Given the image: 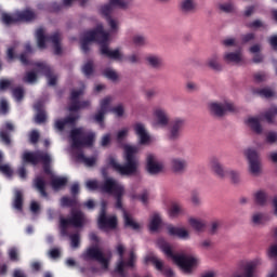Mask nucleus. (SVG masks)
I'll return each instance as SVG.
<instances>
[{"label":"nucleus","instance_id":"f257e3e1","mask_svg":"<svg viewBox=\"0 0 277 277\" xmlns=\"http://www.w3.org/2000/svg\"><path fill=\"white\" fill-rule=\"evenodd\" d=\"M90 42H97L100 44V51L102 55L109 60H122L120 50H109V32L105 31L103 25H97L93 30H89L84 34L81 40V50L83 53H90Z\"/></svg>","mask_w":277,"mask_h":277},{"label":"nucleus","instance_id":"f03ea898","mask_svg":"<svg viewBox=\"0 0 277 277\" xmlns=\"http://www.w3.org/2000/svg\"><path fill=\"white\" fill-rule=\"evenodd\" d=\"M61 206L71 209L70 216L68 219L63 216L60 217V230L62 237H67L69 226H74V228H83L85 226L88 222L85 213L81 210L75 209V207H79V198L77 196L62 197Z\"/></svg>","mask_w":277,"mask_h":277},{"label":"nucleus","instance_id":"7ed1b4c3","mask_svg":"<svg viewBox=\"0 0 277 277\" xmlns=\"http://www.w3.org/2000/svg\"><path fill=\"white\" fill-rule=\"evenodd\" d=\"M138 150L140 148L137 146L127 145L124 147V164H120L114 156L108 157L107 164L121 176H133V174L137 173V169L140 168V160L135 157Z\"/></svg>","mask_w":277,"mask_h":277},{"label":"nucleus","instance_id":"20e7f679","mask_svg":"<svg viewBox=\"0 0 277 277\" xmlns=\"http://www.w3.org/2000/svg\"><path fill=\"white\" fill-rule=\"evenodd\" d=\"M159 248L168 256V259H172V261L181 267L185 274H192V269L198 265V259L192 254H174L172 251V247L170 243L166 242L164 240H159Z\"/></svg>","mask_w":277,"mask_h":277},{"label":"nucleus","instance_id":"39448f33","mask_svg":"<svg viewBox=\"0 0 277 277\" xmlns=\"http://www.w3.org/2000/svg\"><path fill=\"white\" fill-rule=\"evenodd\" d=\"M130 3L131 0H109L108 4L101 6L100 12L103 16H105L111 31H118V22L111 18L114 9L119 8L120 10H127Z\"/></svg>","mask_w":277,"mask_h":277},{"label":"nucleus","instance_id":"423d86ee","mask_svg":"<svg viewBox=\"0 0 277 277\" xmlns=\"http://www.w3.org/2000/svg\"><path fill=\"white\" fill-rule=\"evenodd\" d=\"M37 44L40 49H47V42H51L54 47V54L62 55V32L60 30L50 36L44 35V28H38L36 32Z\"/></svg>","mask_w":277,"mask_h":277},{"label":"nucleus","instance_id":"0eeeda50","mask_svg":"<svg viewBox=\"0 0 277 277\" xmlns=\"http://www.w3.org/2000/svg\"><path fill=\"white\" fill-rule=\"evenodd\" d=\"M23 163H31L38 166L43 163V171L45 174H51V156L44 151H25L22 156Z\"/></svg>","mask_w":277,"mask_h":277},{"label":"nucleus","instance_id":"6e6552de","mask_svg":"<svg viewBox=\"0 0 277 277\" xmlns=\"http://www.w3.org/2000/svg\"><path fill=\"white\" fill-rule=\"evenodd\" d=\"M102 192L105 194H113L116 198L115 207L120 211L124 212V208L122 207V196H124V186H122L118 181L108 177L104 181L102 185Z\"/></svg>","mask_w":277,"mask_h":277},{"label":"nucleus","instance_id":"1a4fd4ad","mask_svg":"<svg viewBox=\"0 0 277 277\" xmlns=\"http://www.w3.org/2000/svg\"><path fill=\"white\" fill-rule=\"evenodd\" d=\"M70 137L72 142V148H83L84 146L91 148V146H94V140L96 137V134L94 132H89L88 134H84L83 129L76 128L71 130Z\"/></svg>","mask_w":277,"mask_h":277},{"label":"nucleus","instance_id":"9d476101","mask_svg":"<svg viewBox=\"0 0 277 277\" xmlns=\"http://www.w3.org/2000/svg\"><path fill=\"white\" fill-rule=\"evenodd\" d=\"M117 254L119 255V260L114 269L115 274H118L121 277H127L124 273V267H135V261H137V255H135V251H130V256L127 262H124V246L119 243L117 246Z\"/></svg>","mask_w":277,"mask_h":277},{"label":"nucleus","instance_id":"9b49d317","mask_svg":"<svg viewBox=\"0 0 277 277\" xmlns=\"http://www.w3.org/2000/svg\"><path fill=\"white\" fill-rule=\"evenodd\" d=\"M210 168L219 179H230L234 183H239V172L224 169L216 157L210 158Z\"/></svg>","mask_w":277,"mask_h":277},{"label":"nucleus","instance_id":"f8f14e48","mask_svg":"<svg viewBox=\"0 0 277 277\" xmlns=\"http://www.w3.org/2000/svg\"><path fill=\"white\" fill-rule=\"evenodd\" d=\"M83 261H97L101 263L103 269H109V260L105 258V254L98 247H91L82 254Z\"/></svg>","mask_w":277,"mask_h":277},{"label":"nucleus","instance_id":"ddd939ff","mask_svg":"<svg viewBox=\"0 0 277 277\" xmlns=\"http://www.w3.org/2000/svg\"><path fill=\"white\" fill-rule=\"evenodd\" d=\"M183 129H185V120L182 118H175L169 123V131L167 134L168 140L170 142H176L180 140L181 134L183 133Z\"/></svg>","mask_w":277,"mask_h":277},{"label":"nucleus","instance_id":"4468645a","mask_svg":"<svg viewBox=\"0 0 277 277\" xmlns=\"http://www.w3.org/2000/svg\"><path fill=\"white\" fill-rule=\"evenodd\" d=\"M98 226L102 230H105V228H116V226H118V219H116V216L107 217V202L105 201L102 202Z\"/></svg>","mask_w":277,"mask_h":277},{"label":"nucleus","instance_id":"2eb2a0df","mask_svg":"<svg viewBox=\"0 0 277 277\" xmlns=\"http://www.w3.org/2000/svg\"><path fill=\"white\" fill-rule=\"evenodd\" d=\"M144 263H145V265H148V263H153L155 268L158 272H161V274H163V276H166V277H174V271H172L168 266L164 267L163 266V262L161 260H158L157 256H155V255H147V256H145Z\"/></svg>","mask_w":277,"mask_h":277},{"label":"nucleus","instance_id":"dca6fc26","mask_svg":"<svg viewBox=\"0 0 277 277\" xmlns=\"http://www.w3.org/2000/svg\"><path fill=\"white\" fill-rule=\"evenodd\" d=\"M210 111L217 118H222L226 111H235V105L230 102L217 103L213 102L210 104Z\"/></svg>","mask_w":277,"mask_h":277},{"label":"nucleus","instance_id":"f3484780","mask_svg":"<svg viewBox=\"0 0 277 277\" xmlns=\"http://www.w3.org/2000/svg\"><path fill=\"white\" fill-rule=\"evenodd\" d=\"M34 66H36L39 72H42V75L47 77L49 85H57V76L53 74L51 66L43 62L35 63Z\"/></svg>","mask_w":277,"mask_h":277},{"label":"nucleus","instance_id":"a211bd4d","mask_svg":"<svg viewBox=\"0 0 277 277\" xmlns=\"http://www.w3.org/2000/svg\"><path fill=\"white\" fill-rule=\"evenodd\" d=\"M78 120H79V115H72V114L65 118L56 119L54 121V129L55 131L63 133L66 127H75Z\"/></svg>","mask_w":277,"mask_h":277},{"label":"nucleus","instance_id":"6ab92c4d","mask_svg":"<svg viewBox=\"0 0 277 277\" xmlns=\"http://www.w3.org/2000/svg\"><path fill=\"white\" fill-rule=\"evenodd\" d=\"M246 155L249 161V170L251 174H254V176H256V174L261 172V161L259 160V153H256V150L254 149H248L246 151Z\"/></svg>","mask_w":277,"mask_h":277},{"label":"nucleus","instance_id":"aec40b11","mask_svg":"<svg viewBox=\"0 0 277 277\" xmlns=\"http://www.w3.org/2000/svg\"><path fill=\"white\" fill-rule=\"evenodd\" d=\"M146 170L149 174H159L163 170V163L158 162L153 154H148L146 158Z\"/></svg>","mask_w":277,"mask_h":277},{"label":"nucleus","instance_id":"412c9836","mask_svg":"<svg viewBox=\"0 0 277 277\" xmlns=\"http://www.w3.org/2000/svg\"><path fill=\"white\" fill-rule=\"evenodd\" d=\"M14 124L12 122H5L4 128L0 130V142L4 144V146H12V138L10 137V133H13Z\"/></svg>","mask_w":277,"mask_h":277},{"label":"nucleus","instance_id":"4be33fe9","mask_svg":"<svg viewBox=\"0 0 277 277\" xmlns=\"http://www.w3.org/2000/svg\"><path fill=\"white\" fill-rule=\"evenodd\" d=\"M32 185L40 194L41 198H49V193H47V181H44V177L40 175L35 177Z\"/></svg>","mask_w":277,"mask_h":277},{"label":"nucleus","instance_id":"5701e85b","mask_svg":"<svg viewBox=\"0 0 277 277\" xmlns=\"http://www.w3.org/2000/svg\"><path fill=\"white\" fill-rule=\"evenodd\" d=\"M167 230L171 237H179V239H189V232L183 227L168 225Z\"/></svg>","mask_w":277,"mask_h":277},{"label":"nucleus","instance_id":"b1692460","mask_svg":"<svg viewBox=\"0 0 277 277\" xmlns=\"http://www.w3.org/2000/svg\"><path fill=\"white\" fill-rule=\"evenodd\" d=\"M134 131L136 135H138L141 144H148L150 142V135H148V133L146 132V128L143 123H135Z\"/></svg>","mask_w":277,"mask_h":277},{"label":"nucleus","instance_id":"393cba45","mask_svg":"<svg viewBox=\"0 0 277 277\" xmlns=\"http://www.w3.org/2000/svg\"><path fill=\"white\" fill-rule=\"evenodd\" d=\"M154 116L159 127H168V124L170 123V118L168 117V113H166L162 108H156L154 111Z\"/></svg>","mask_w":277,"mask_h":277},{"label":"nucleus","instance_id":"a878e982","mask_svg":"<svg viewBox=\"0 0 277 277\" xmlns=\"http://www.w3.org/2000/svg\"><path fill=\"white\" fill-rule=\"evenodd\" d=\"M16 16L17 23H31V21H36V12L30 9L17 12Z\"/></svg>","mask_w":277,"mask_h":277},{"label":"nucleus","instance_id":"bb28decb","mask_svg":"<svg viewBox=\"0 0 277 277\" xmlns=\"http://www.w3.org/2000/svg\"><path fill=\"white\" fill-rule=\"evenodd\" d=\"M261 259H255L249 263H247L243 267V277H254V272H256V267L261 265Z\"/></svg>","mask_w":277,"mask_h":277},{"label":"nucleus","instance_id":"cd10ccee","mask_svg":"<svg viewBox=\"0 0 277 277\" xmlns=\"http://www.w3.org/2000/svg\"><path fill=\"white\" fill-rule=\"evenodd\" d=\"M277 116V106L268 108L264 114L261 115L260 120H266L268 124H274V120Z\"/></svg>","mask_w":277,"mask_h":277},{"label":"nucleus","instance_id":"c85d7f7f","mask_svg":"<svg viewBox=\"0 0 277 277\" xmlns=\"http://www.w3.org/2000/svg\"><path fill=\"white\" fill-rule=\"evenodd\" d=\"M171 168L173 172H177V173L185 172V168H187V161L181 158H174L171 161Z\"/></svg>","mask_w":277,"mask_h":277},{"label":"nucleus","instance_id":"c756f323","mask_svg":"<svg viewBox=\"0 0 277 277\" xmlns=\"http://www.w3.org/2000/svg\"><path fill=\"white\" fill-rule=\"evenodd\" d=\"M123 220H124V226L127 228H132V230H140L141 226L140 223L135 222L131 215H129V212L127 210H123Z\"/></svg>","mask_w":277,"mask_h":277},{"label":"nucleus","instance_id":"7c9ffc66","mask_svg":"<svg viewBox=\"0 0 277 277\" xmlns=\"http://www.w3.org/2000/svg\"><path fill=\"white\" fill-rule=\"evenodd\" d=\"M66 185H68L67 177H53L51 180V186L54 189V192H60V189L66 187Z\"/></svg>","mask_w":277,"mask_h":277},{"label":"nucleus","instance_id":"2f4dec72","mask_svg":"<svg viewBox=\"0 0 277 277\" xmlns=\"http://www.w3.org/2000/svg\"><path fill=\"white\" fill-rule=\"evenodd\" d=\"M247 124H249V127H251V129H252V131H254V133H258V134L263 133V127H261V120L259 118L250 117L247 120Z\"/></svg>","mask_w":277,"mask_h":277},{"label":"nucleus","instance_id":"473e14b6","mask_svg":"<svg viewBox=\"0 0 277 277\" xmlns=\"http://www.w3.org/2000/svg\"><path fill=\"white\" fill-rule=\"evenodd\" d=\"M76 157L78 161H82V163H84V166H87L88 168H92L96 164V157L88 158L85 157L83 151L78 153Z\"/></svg>","mask_w":277,"mask_h":277},{"label":"nucleus","instance_id":"72a5a7b5","mask_svg":"<svg viewBox=\"0 0 277 277\" xmlns=\"http://www.w3.org/2000/svg\"><path fill=\"white\" fill-rule=\"evenodd\" d=\"M146 61L151 68H161V66H163V58H161V56L149 55L146 57Z\"/></svg>","mask_w":277,"mask_h":277},{"label":"nucleus","instance_id":"f704fd0d","mask_svg":"<svg viewBox=\"0 0 277 277\" xmlns=\"http://www.w3.org/2000/svg\"><path fill=\"white\" fill-rule=\"evenodd\" d=\"M188 224L192 226V228H194V230H197V233H202V230H205V228L207 227V224L194 217H190L188 220Z\"/></svg>","mask_w":277,"mask_h":277},{"label":"nucleus","instance_id":"c9c22d12","mask_svg":"<svg viewBox=\"0 0 277 277\" xmlns=\"http://www.w3.org/2000/svg\"><path fill=\"white\" fill-rule=\"evenodd\" d=\"M253 94H258V96H261V98H272L276 93L269 88H264L253 90Z\"/></svg>","mask_w":277,"mask_h":277},{"label":"nucleus","instance_id":"e433bc0d","mask_svg":"<svg viewBox=\"0 0 277 277\" xmlns=\"http://www.w3.org/2000/svg\"><path fill=\"white\" fill-rule=\"evenodd\" d=\"M1 21L3 25H6L8 27H10V25H16V23H18L16 13L13 16L8 13H2Z\"/></svg>","mask_w":277,"mask_h":277},{"label":"nucleus","instance_id":"4c0bfd02","mask_svg":"<svg viewBox=\"0 0 277 277\" xmlns=\"http://www.w3.org/2000/svg\"><path fill=\"white\" fill-rule=\"evenodd\" d=\"M225 62L239 64L241 62V52H229L224 56Z\"/></svg>","mask_w":277,"mask_h":277},{"label":"nucleus","instance_id":"58836bf2","mask_svg":"<svg viewBox=\"0 0 277 277\" xmlns=\"http://www.w3.org/2000/svg\"><path fill=\"white\" fill-rule=\"evenodd\" d=\"M159 226H161V216H159V214H154L149 222V230L151 233H157Z\"/></svg>","mask_w":277,"mask_h":277},{"label":"nucleus","instance_id":"ea45409f","mask_svg":"<svg viewBox=\"0 0 277 277\" xmlns=\"http://www.w3.org/2000/svg\"><path fill=\"white\" fill-rule=\"evenodd\" d=\"M196 6H197L196 0H183L181 2L182 12H194Z\"/></svg>","mask_w":277,"mask_h":277},{"label":"nucleus","instance_id":"a19ab883","mask_svg":"<svg viewBox=\"0 0 277 277\" xmlns=\"http://www.w3.org/2000/svg\"><path fill=\"white\" fill-rule=\"evenodd\" d=\"M254 200L256 205H260V207H263L267 202V193L265 190H259L254 194Z\"/></svg>","mask_w":277,"mask_h":277},{"label":"nucleus","instance_id":"79ce46f5","mask_svg":"<svg viewBox=\"0 0 277 277\" xmlns=\"http://www.w3.org/2000/svg\"><path fill=\"white\" fill-rule=\"evenodd\" d=\"M85 107H90V102H71L69 105V111H79V109H85Z\"/></svg>","mask_w":277,"mask_h":277},{"label":"nucleus","instance_id":"37998d69","mask_svg":"<svg viewBox=\"0 0 277 277\" xmlns=\"http://www.w3.org/2000/svg\"><path fill=\"white\" fill-rule=\"evenodd\" d=\"M41 105L40 104H36L35 109H37V115H36V122L37 124H42L44 122H47V114L44 113V110H41Z\"/></svg>","mask_w":277,"mask_h":277},{"label":"nucleus","instance_id":"c03bdc74","mask_svg":"<svg viewBox=\"0 0 277 277\" xmlns=\"http://www.w3.org/2000/svg\"><path fill=\"white\" fill-rule=\"evenodd\" d=\"M13 207L17 211H23V193L21 190L15 192Z\"/></svg>","mask_w":277,"mask_h":277},{"label":"nucleus","instance_id":"a18cd8bd","mask_svg":"<svg viewBox=\"0 0 277 277\" xmlns=\"http://www.w3.org/2000/svg\"><path fill=\"white\" fill-rule=\"evenodd\" d=\"M109 105H111V96L104 97L100 102V111H104V114L111 111V108L109 107Z\"/></svg>","mask_w":277,"mask_h":277},{"label":"nucleus","instance_id":"49530a36","mask_svg":"<svg viewBox=\"0 0 277 277\" xmlns=\"http://www.w3.org/2000/svg\"><path fill=\"white\" fill-rule=\"evenodd\" d=\"M180 213H183V207H181L179 203H172L169 209L170 217H176L180 215Z\"/></svg>","mask_w":277,"mask_h":277},{"label":"nucleus","instance_id":"de8ad7c7","mask_svg":"<svg viewBox=\"0 0 277 277\" xmlns=\"http://www.w3.org/2000/svg\"><path fill=\"white\" fill-rule=\"evenodd\" d=\"M82 72L85 75V77H91V75H94V62L88 61L82 67Z\"/></svg>","mask_w":277,"mask_h":277},{"label":"nucleus","instance_id":"09e8293b","mask_svg":"<svg viewBox=\"0 0 277 277\" xmlns=\"http://www.w3.org/2000/svg\"><path fill=\"white\" fill-rule=\"evenodd\" d=\"M67 237L70 238V246L71 248H79L80 243H81V236L79 235V233L76 234H68Z\"/></svg>","mask_w":277,"mask_h":277},{"label":"nucleus","instance_id":"8fccbe9b","mask_svg":"<svg viewBox=\"0 0 277 277\" xmlns=\"http://www.w3.org/2000/svg\"><path fill=\"white\" fill-rule=\"evenodd\" d=\"M252 222L259 226L261 224H265V222H267V216H265V214L263 213H255L252 216Z\"/></svg>","mask_w":277,"mask_h":277},{"label":"nucleus","instance_id":"3c124183","mask_svg":"<svg viewBox=\"0 0 277 277\" xmlns=\"http://www.w3.org/2000/svg\"><path fill=\"white\" fill-rule=\"evenodd\" d=\"M13 96L17 103H21L25 98V90L22 87L13 89Z\"/></svg>","mask_w":277,"mask_h":277},{"label":"nucleus","instance_id":"603ef678","mask_svg":"<svg viewBox=\"0 0 277 277\" xmlns=\"http://www.w3.org/2000/svg\"><path fill=\"white\" fill-rule=\"evenodd\" d=\"M208 66L212 68V70H222V65L217 63V55H213L209 58Z\"/></svg>","mask_w":277,"mask_h":277},{"label":"nucleus","instance_id":"864d4df0","mask_svg":"<svg viewBox=\"0 0 277 277\" xmlns=\"http://www.w3.org/2000/svg\"><path fill=\"white\" fill-rule=\"evenodd\" d=\"M24 81L25 83H36V81H38V74H36L35 71L26 72Z\"/></svg>","mask_w":277,"mask_h":277},{"label":"nucleus","instance_id":"5fc2aeb1","mask_svg":"<svg viewBox=\"0 0 277 277\" xmlns=\"http://www.w3.org/2000/svg\"><path fill=\"white\" fill-rule=\"evenodd\" d=\"M132 42L135 44V47H144V44H146V37L142 35H135L132 38Z\"/></svg>","mask_w":277,"mask_h":277},{"label":"nucleus","instance_id":"6e6d98bb","mask_svg":"<svg viewBox=\"0 0 277 277\" xmlns=\"http://www.w3.org/2000/svg\"><path fill=\"white\" fill-rule=\"evenodd\" d=\"M105 114L103 110H97V113L94 116V120L100 124L101 127H105Z\"/></svg>","mask_w":277,"mask_h":277},{"label":"nucleus","instance_id":"4d7b16f0","mask_svg":"<svg viewBox=\"0 0 277 277\" xmlns=\"http://www.w3.org/2000/svg\"><path fill=\"white\" fill-rule=\"evenodd\" d=\"M104 76L106 77V79H110V81H118V74L113 69H105Z\"/></svg>","mask_w":277,"mask_h":277},{"label":"nucleus","instance_id":"13d9d810","mask_svg":"<svg viewBox=\"0 0 277 277\" xmlns=\"http://www.w3.org/2000/svg\"><path fill=\"white\" fill-rule=\"evenodd\" d=\"M219 8L222 12H225L226 14H230V12L235 11V5H233L232 2L220 4Z\"/></svg>","mask_w":277,"mask_h":277},{"label":"nucleus","instance_id":"bf43d9fd","mask_svg":"<svg viewBox=\"0 0 277 277\" xmlns=\"http://www.w3.org/2000/svg\"><path fill=\"white\" fill-rule=\"evenodd\" d=\"M253 79L255 83H263V81H267V75L265 71L255 72L253 75Z\"/></svg>","mask_w":277,"mask_h":277},{"label":"nucleus","instance_id":"052dcab7","mask_svg":"<svg viewBox=\"0 0 277 277\" xmlns=\"http://www.w3.org/2000/svg\"><path fill=\"white\" fill-rule=\"evenodd\" d=\"M128 135H129V129L124 128V129L120 130L117 133V142H118V144H122Z\"/></svg>","mask_w":277,"mask_h":277},{"label":"nucleus","instance_id":"680f3d73","mask_svg":"<svg viewBox=\"0 0 277 277\" xmlns=\"http://www.w3.org/2000/svg\"><path fill=\"white\" fill-rule=\"evenodd\" d=\"M110 111L113 114H116L118 118H122V116H124V107L122 106V104H119L118 106L110 108Z\"/></svg>","mask_w":277,"mask_h":277},{"label":"nucleus","instance_id":"e2e57ef3","mask_svg":"<svg viewBox=\"0 0 277 277\" xmlns=\"http://www.w3.org/2000/svg\"><path fill=\"white\" fill-rule=\"evenodd\" d=\"M247 27L249 29H259L261 27H267L265 24H263V22H261V19H255L250 24H247Z\"/></svg>","mask_w":277,"mask_h":277},{"label":"nucleus","instance_id":"0e129e2a","mask_svg":"<svg viewBox=\"0 0 277 277\" xmlns=\"http://www.w3.org/2000/svg\"><path fill=\"white\" fill-rule=\"evenodd\" d=\"M254 38H256V35H254L253 32H249L241 36V42L242 44H248V42H252Z\"/></svg>","mask_w":277,"mask_h":277},{"label":"nucleus","instance_id":"69168bd1","mask_svg":"<svg viewBox=\"0 0 277 277\" xmlns=\"http://www.w3.org/2000/svg\"><path fill=\"white\" fill-rule=\"evenodd\" d=\"M0 172L4 174L5 176H12L13 171L8 164H0Z\"/></svg>","mask_w":277,"mask_h":277},{"label":"nucleus","instance_id":"338daca9","mask_svg":"<svg viewBox=\"0 0 277 277\" xmlns=\"http://www.w3.org/2000/svg\"><path fill=\"white\" fill-rule=\"evenodd\" d=\"M81 94H83V90L71 91V95H70L71 103H78L79 96H81Z\"/></svg>","mask_w":277,"mask_h":277},{"label":"nucleus","instance_id":"774afa93","mask_svg":"<svg viewBox=\"0 0 277 277\" xmlns=\"http://www.w3.org/2000/svg\"><path fill=\"white\" fill-rule=\"evenodd\" d=\"M268 43L271 44L274 51H277V35H273L268 39Z\"/></svg>","mask_w":277,"mask_h":277}]
</instances>
